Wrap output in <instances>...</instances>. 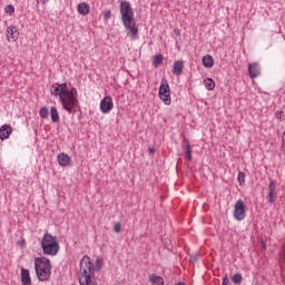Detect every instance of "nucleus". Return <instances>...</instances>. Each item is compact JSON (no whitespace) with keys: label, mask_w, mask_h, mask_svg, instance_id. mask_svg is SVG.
I'll return each mask as SVG.
<instances>
[{"label":"nucleus","mask_w":285,"mask_h":285,"mask_svg":"<svg viewBox=\"0 0 285 285\" xmlns=\"http://www.w3.org/2000/svg\"><path fill=\"white\" fill-rule=\"evenodd\" d=\"M50 91L53 97H59L60 102L62 104L63 110H66L67 112L75 111L77 102L79 101L77 99V89L76 88H71L69 90L68 83L56 82L55 85L51 86Z\"/></svg>","instance_id":"f257e3e1"},{"label":"nucleus","mask_w":285,"mask_h":285,"mask_svg":"<svg viewBox=\"0 0 285 285\" xmlns=\"http://www.w3.org/2000/svg\"><path fill=\"white\" fill-rule=\"evenodd\" d=\"M120 17L124 27L129 31L130 39H137V35H139V28H137V23L135 21V11L132 10V6L128 1L120 2Z\"/></svg>","instance_id":"f03ea898"},{"label":"nucleus","mask_w":285,"mask_h":285,"mask_svg":"<svg viewBox=\"0 0 285 285\" xmlns=\"http://www.w3.org/2000/svg\"><path fill=\"white\" fill-rule=\"evenodd\" d=\"M35 271L39 282H48L52 275V264L47 257L35 258Z\"/></svg>","instance_id":"7ed1b4c3"},{"label":"nucleus","mask_w":285,"mask_h":285,"mask_svg":"<svg viewBox=\"0 0 285 285\" xmlns=\"http://www.w3.org/2000/svg\"><path fill=\"white\" fill-rule=\"evenodd\" d=\"M86 266L89 269V276L91 278V282L95 281V271L96 273H99L101 271V267L104 266V258H97L95 266L92 267V261L89 258L88 255H85L80 261V279H83L86 277V274L83 271H86Z\"/></svg>","instance_id":"20e7f679"},{"label":"nucleus","mask_w":285,"mask_h":285,"mask_svg":"<svg viewBox=\"0 0 285 285\" xmlns=\"http://www.w3.org/2000/svg\"><path fill=\"white\" fill-rule=\"evenodd\" d=\"M40 245L43 255H50V257H55V255L59 253V242H57V238L49 233L43 235Z\"/></svg>","instance_id":"39448f33"},{"label":"nucleus","mask_w":285,"mask_h":285,"mask_svg":"<svg viewBox=\"0 0 285 285\" xmlns=\"http://www.w3.org/2000/svg\"><path fill=\"white\" fill-rule=\"evenodd\" d=\"M158 97L163 100L165 106H170V104L173 102V100L170 99V85H168V80H161Z\"/></svg>","instance_id":"423d86ee"},{"label":"nucleus","mask_w":285,"mask_h":285,"mask_svg":"<svg viewBox=\"0 0 285 285\" xmlns=\"http://www.w3.org/2000/svg\"><path fill=\"white\" fill-rule=\"evenodd\" d=\"M234 218L237 222H244L246 219V204L242 199L237 200L234 206Z\"/></svg>","instance_id":"0eeeda50"},{"label":"nucleus","mask_w":285,"mask_h":285,"mask_svg":"<svg viewBox=\"0 0 285 285\" xmlns=\"http://www.w3.org/2000/svg\"><path fill=\"white\" fill-rule=\"evenodd\" d=\"M115 108V104H112V98L110 96H106L100 101V110L104 115H107V112H110Z\"/></svg>","instance_id":"6e6552de"},{"label":"nucleus","mask_w":285,"mask_h":285,"mask_svg":"<svg viewBox=\"0 0 285 285\" xmlns=\"http://www.w3.org/2000/svg\"><path fill=\"white\" fill-rule=\"evenodd\" d=\"M275 190H277V181L271 180L268 184V196H267L268 204H275L277 199V195L275 194Z\"/></svg>","instance_id":"1a4fd4ad"},{"label":"nucleus","mask_w":285,"mask_h":285,"mask_svg":"<svg viewBox=\"0 0 285 285\" xmlns=\"http://www.w3.org/2000/svg\"><path fill=\"white\" fill-rule=\"evenodd\" d=\"M248 73L250 79H257L259 75H262V67L257 62H253L248 65Z\"/></svg>","instance_id":"9d476101"},{"label":"nucleus","mask_w":285,"mask_h":285,"mask_svg":"<svg viewBox=\"0 0 285 285\" xmlns=\"http://www.w3.org/2000/svg\"><path fill=\"white\" fill-rule=\"evenodd\" d=\"M6 35L8 41H17V39H19V31H17V27H8Z\"/></svg>","instance_id":"9b49d317"},{"label":"nucleus","mask_w":285,"mask_h":285,"mask_svg":"<svg viewBox=\"0 0 285 285\" xmlns=\"http://www.w3.org/2000/svg\"><path fill=\"white\" fill-rule=\"evenodd\" d=\"M12 135V127L10 125H3L0 127V139L3 141V139H8Z\"/></svg>","instance_id":"f8f14e48"},{"label":"nucleus","mask_w":285,"mask_h":285,"mask_svg":"<svg viewBox=\"0 0 285 285\" xmlns=\"http://www.w3.org/2000/svg\"><path fill=\"white\" fill-rule=\"evenodd\" d=\"M70 157L68 156V154L66 153H61L58 155V163L59 166H61L62 168H66V166H70Z\"/></svg>","instance_id":"ddd939ff"},{"label":"nucleus","mask_w":285,"mask_h":285,"mask_svg":"<svg viewBox=\"0 0 285 285\" xmlns=\"http://www.w3.org/2000/svg\"><path fill=\"white\" fill-rule=\"evenodd\" d=\"M21 283L22 285H32V278H30V271L22 268L21 269Z\"/></svg>","instance_id":"4468645a"},{"label":"nucleus","mask_w":285,"mask_h":285,"mask_svg":"<svg viewBox=\"0 0 285 285\" xmlns=\"http://www.w3.org/2000/svg\"><path fill=\"white\" fill-rule=\"evenodd\" d=\"M173 72H174V75L179 77V75H181V72H184V61H181V60L175 61L174 66H173Z\"/></svg>","instance_id":"2eb2a0df"},{"label":"nucleus","mask_w":285,"mask_h":285,"mask_svg":"<svg viewBox=\"0 0 285 285\" xmlns=\"http://www.w3.org/2000/svg\"><path fill=\"white\" fill-rule=\"evenodd\" d=\"M78 12L79 14H82V17H86V14L90 13V6L86 2H81L78 4Z\"/></svg>","instance_id":"dca6fc26"},{"label":"nucleus","mask_w":285,"mask_h":285,"mask_svg":"<svg viewBox=\"0 0 285 285\" xmlns=\"http://www.w3.org/2000/svg\"><path fill=\"white\" fill-rule=\"evenodd\" d=\"M203 66L205 68H213L215 66V60L213 59V56L206 55L203 57Z\"/></svg>","instance_id":"f3484780"},{"label":"nucleus","mask_w":285,"mask_h":285,"mask_svg":"<svg viewBox=\"0 0 285 285\" xmlns=\"http://www.w3.org/2000/svg\"><path fill=\"white\" fill-rule=\"evenodd\" d=\"M149 282H151L153 285H164V278L161 276H157L156 274H151L149 276Z\"/></svg>","instance_id":"a211bd4d"},{"label":"nucleus","mask_w":285,"mask_h":285,"mask_svg":"<svg viewBox=\"0 0 285 285\" xmlns=\"http://www.w3.org/2000/svg\"><path fill=\"white\" fill-rule=\"evenodd\" d=\"M50 115H51V121L53 124H57L59 121V111L57 110V107H51L50 108Z\"/></svg>","instance_id":"6ab92c4d"},{"label":"nucleus","mask_w":285,"mask_h":285,"mask_svg":"<svg viewBox=\"0 0 285 285\" xmlns=\"http://www.w3.org/2000/svg\"><path fill=\"white\" fill-rule=\"evenodd\" d=\"M185 150H186L187 161H193V150L190 149V142H188V140H185Z\"/></svg>","instance_id":"aec40b11"},{"label":"nucleus","mask_w":285,"mask_h":285,"mask_svg":"<svg viewBox=\"0 0 285 285\" xmlns=\"http://www.w3.org/2000/svg\"><path fill=\"white\" fill-rule=\"evenodd\" d=\"M161 63H164V55H156L153 60V66L158 68V66H161Z\"/></svg>","instance_id":"412c9836"},{"label":"nucleus","mask_w":285,"mask_h":285,"mask_svg":"<svg viewBox=\"0 0 285 285\" xmlns=\"http://www.w3.org/2000/svg\"><path fill=\"white\" fill-rule=\"evenodd\" d=\"M205 87L208 90H215V80H213L212 78L205 79Z\"/></svg>","instance_id":"4be33fe9"},{"label":"nucleus","mask_w":285,"mask_h":285,"mask_svg":"<svg viewBox=\"0 0 285 285\" xmlns=\"http://www.w3.org/2000/svg\"><path fill=\"white\" fill-rule=\"evenodd\" d=\"M39 115L41 119H48L50 111L48 110V107H42L39 111Z\"/></svg>","instance_id":"5701e85b"},{"label":"nucleus","mask_w":285,"mask_h":285,"mask_svg":"<svg viewBox=\"0 0 285 285\" xmlns=\"http://www.w3.org/2000/svg\"><path fill=\"white\" fill-rule=\"evenodd\" d=\"M237 179H238L239 186H244V184H246V174L243 171H239Z\"/></svg>","instance_id":"b1692460"},{"label":"nucleus","mask_w":285,"mask_h":285,"mask_svg":"<svg viewBox=\"0 0 285 285\" xmlns=\"http://www.w3.org/2000/svg\"><path fill=\"white\" fill-rule=\"evenodd\" d=\"M242 279H243L242 274H235V275L232 277V282H233L234 284H242Z\"/></svg>","instance_id":"393cba45"},{"label":"nucleus","mask_w":285,"mask_h":285,"mask_svg":"<svg viewBox=\"0 0 285 285\" xmlns=\"http://www.w3.org/2000/svg\"><path fill=\"white\" fill-rule=\"evenodd\" d=\"M4 12L9 13V14H12V12H14V7L12 4H8L6 8H4Z\"/></svg>","instance_id":"a878e982"},{"label":"nucleus","mask_w":285,"mask_h":285,"mask_svg":"<svg viewBox=\"0 0 285 285\" xmlns=\"http://www.w3.org/2000/svg\"><path fill=\"white\" fill-rule=\"evenodd\" d=\"M110 17H112V11H110V10L106 11L104 14L105 21H108V19H110Z\"/></svg>","instance_id":"bb28decb"},{"label":"nucleus","mask_w":285,"mask_h":285,"mask_svg":"<svg viewBox=\"0 0 285 285\" xmlns=\"http://www.w3.org/2000/svg\"><path fill=\"white\" fill-rule=\"evenodd\" d=\"M115 233H121V224L120 223H116L115 227H114Z\"/></svg>","instance_id":"cd10ccee"},{"label":"nucleus","mask_w":285,"mask_h":285,"mask_svg":"<svg viewBox=\"0 0 285 285\" xmlns=\"http://www.w3.org/2000/svg\"><path fill=\"white\" fill-rule=\"evenodd\" d=\"M223 285H230V281L228 279V275H226V276L223 278Z\"/></svg>","instance_id":"c85d7f7f"},{"label":"nucleus","mask_w":285,"mask_h":285,"mask_svg":"<svg viewBox=\"0 0 285 285\" xmlns=\"http://www.w3.org/2000/svg\"><path fill=\"white\" fill-rule=\"evenodd\" d=\"M156 150H157V149H155V147L149 148V153H150L151 155H155Z\"/></svg>","instance_id":"c756f323"},{"label":"nucleus","mask_w":285,"mask_h":285,"mask_svg":"<svg viewBox=\"0 0 285 285\" xmlns=\"http://www.w3.org/2000/svg\"><path fill=\"white\" fill-rule=\"evenodd\" d=\"M262 245H263V248H266V243L263 242Z\"/></svg>","instance_id":"7c9ffc66"},{"label":"nucleus","mask_w":285,"mask_h":285,"mask_svg":"<svg viewBox=\"0 0 285 285\" xmlns=\"http://www.w3.org/2000/svg\"><path fill=\"white\" fill-rule=\"evenodd\" d=\"M177 285H186L185 283L179 282Z\"/></svg>","instance_id":"2f4dec72"},{"label":"nucleus","mask_w":285,"mask_h":285,"mask_svg":"<svg viewBox=\"0 0 285 285\" xmlns=\"http://www.w3.org/2000/svg\"><path fill=\"white\" fill-rule=\"evenodd\" d=\"M175 33H176V35H179V30H175Z\"/></svg>","instance_id":"473e14b6"},{"label":"nucleus","mask_w":285,"mask_h":285,"mask_svg":"<svg viewBox=\"0 0 285 285\" xmlns=\"http://www.w3.org/2000/svg\"><path fill=\"white\" fill-rule=\"evenodd\" d=\"M47 0H42V3H46Z\"/></svg>","instance_id":"72a5a7b5"}]
</instances>
